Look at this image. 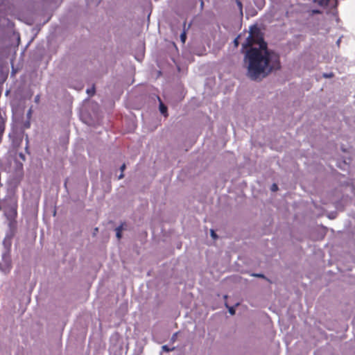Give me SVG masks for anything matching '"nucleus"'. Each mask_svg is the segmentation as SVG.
Wrapping results in <instances>:
<instances>
[{"label": "nucleus", "mask_w": 355, "mask_h": 355, "mask_svg": "<svg viewBox=\"0 0 355 355\" xmlns=\"http://www.w3.org/2000/svg\"><path fill=\"white\" fill-rule=\"evenodd\" d=\"M246 51L244 62L247 65V76L252 80H261L274 70L280 69L279 56L267 48L259 29L251 26L248 37L243 44Z\"/></svg>", "instance_id": "obj_1"}, {"label": "nucleus", "mask_w": 355, "mask_h": 355, "mask_svg": "<svg viewBox=\"0 0 355 355\" xmlns=\"http://www.w3.org/2000/svg\"><path fill=\"white\" fill-rule=\"evenodd\" d=\"M12 268V261L10 250L6 248L1 254V262L0 263V270L4 274L10 272Z\"/></svg>", "instance_id": "obj_2"}, {"label": "nucleus", "mask_w": 355, "mask_h": 355, "mask_svg": "<svg viewBox=\"0 0 355 355\" xmlns=\"http://www.w3.org/2000/svg\"><path fill=\"white\" fill-rule=\"evenodd\" d=\"M159 111L160 112L164 115V116H166V114H167V107L166 105H164V104L160 101V103H159Z\"/></svg>", "instance_id": "obj_3"}, {"label": "nucleus", "mask_w": 355, "mask_h": 355, "mask_svg": "<svg viewBox=\"0 0 355 355\" xmlns=\"http://www.w3.org/2000/svg\"><path fill=\"white\" fill-rule=\"evenodd\" d=\"M315 3H318L321 6H328L330 0H314Z\"/></svg>", "instance_id": "obj_4"}, {"label": "nucleus", "mask_w": 355, "mask_h": 355, "mask_svg": "<svg viewBox=\"0 0 355 355\" xmlns=\"http://www.w3.org/2000/svg\"><path fill=\"white\" fill-rule=\"evenodd\" d=\"M162 349L164 352H169L173 351L175 349V347L170 348L167 345H165L162 347Z\"/></svg>", "instance_id": "obj_5"}, {"label": "nucleus", "mask_w": 355, "mask_h": 355, "mask_svg": "<svg viewBox=\"0 0 355 355\" xmlns=\"http://www.w3.org/2000/svg\"><path fill=\"white\" fill-rule=\"evenodd\" d=\"M252 276H254V277H260V278H263V279H266L268 280V279L266 277V276L263 274H261V273H253L252 275Z\"/></svg>", "instance_id": "obj_6"}, {"label": "nucleus", "mask_w": 355, "mask_h": 355, "mask_svg": "<svg viewBox=\"0 0 355 355\" xmlns=\"http://www.w3.org/2000/svg\"><path fill=\"white\" fill-rule=\"evenodd\" d=\"M87 93L89 95V96H92L95 93V89H94V87H92V88H90V89H87Z\"/></svg>", "instance_id": "obj_7"}, {"label": "nucleus", "mask_w": 355, "mask_h": 355, "mask_svg": "<svg viewBox=\"0 0 355 355\" xmlns=\"http://www.w3.org/2000/svg\"><path fill=\"white\" fill-rule=\"evenodd\" d=\"M186 39H187V35H186V33L184 31L181 35H180V40L181 41L184 43L185 41H186Z\"/></svg>", "instance_id": "obj_8"}, {"label": "nucleus", "mask_w": 355, "mask_h": 355, "mask_svg": "<svg viewBox=\"0 0 355 355\" xmlns=\"http://www.w3.org/2000/svg\"><path fill=\"white\" fill-rule=\"evenodd\" d=\"M229 313L231 315H234L235 313V309L233 306L228 307Z\"/></svg>", "instance_id": "obj_9"}, {"label": "nucleus", "mask_w": 355, "mask_h": 355, "mask_svg": "<svg viewBox=\"0 0 355 355\" xmlns=\"http://www.w3.org/2000/svg\"><path fill=\"white\" fill-rule=\"evenodd\" d=\"M278 189V187L276 184H273L272 186H271V191H277Z\"/></svg>", "instance_id": "obj_10"}, {"label": "nucleus", "mask_w": 355, "mask_h": 355, "mask_svg": "<svg viewBox=\"0 0 355 355\" xmlns=\"http://www.w3.org/2000/svg\"><path fill=\"white\" fill-rule=\"evenodd\" d=\"M323 76L325 77V78H331V77L333 76V73H324Z\"/></svg>", "instance_id": "obj_11"}, {"label": "nucleus", "mask_w": 355, "mask_h": 355, "mask_svg": "<svg viewBox=\"0 0 355 355\" xmlns=\"http://www.w3.org/2000/svg\"><path fill=\"white\" fill-rule=\"evenodd\" d=\"M122 230H123V225H121L120 226H119V227H117L116 228V232H121Z\"/></svg>", "instance_id": "obj_12"}, {"label": "nucleus", "mask_w": 355, "mask_h": 355, "mask_svg": "<svg viewBox=\"0 0 355 355\" xmlns=\"http://www.w3.org/2000/svg\"><path fill=\"white\" fill-rule=\"evenodd\" d=\"M116 236L118 239H120L121 238V232H116Z\"/></svg>", "instance_id": "obj_13"}, {"label": "nucleus", "mask_w": 355, "mask_h": 355, "mask_svg": "<svg viewBox=\"0 0 355 355\" xmlns=\"http://www.w3.org/2000/svg\"><path fill=\"white\" fill-rule=\"evenodd\" d=\"M177 334H178V333H175V334L172 336V337H171V340H172L173 342H174V341L176 340Z\"/></svg>", "instance_id": "obj_14"}, {"label": "nucleus", "mask_w": 355, "mask_h": 355, "mask_svg": "<svg viewBox=\"0 0 355 355\" xmlns=\"http://www.w3.org/2000/svg\"><path fill=\"white\" fill-rule=\"evenodd\" d=\"M125 169V164H123L121 167H120V170L121 171V173L123 172V171Z\"/></svg>", "instance_id": "obj_15"}, {"label": "nucleus", "mask_w": 355, "mask_h": 355, "mask_svg": "<svg viewBox=\"0 0 355 355\" xmlns=\"http://www.w3.org/2000/svg\"><path fill=\"white\" fill-rule=\"evenodd\" d=\"M40 95H37V96L35 97V103H39V101H40Z\"/></svg>", "instance_id": "obj_16"}, {"label": "nucleus", "mask_w": 355, "mask_h": 355, "mask_svg": "<svg viewBox=\"0 0 355 355\" xmlns=\"http://www.w3.org/2000/svg\"><path fill=\"white\" fill-rule=\"evenodd\" d=\"M239 37H236L234 40V44L236 46H237L239 45Z\"/></svg>", "instance_id": "obj_17"}, {"label": "nucleus", "mask_w": 355, "mask_h": 355, "mask_svg": "<svg viewBox=\"0 0 355 355\" xmlns=\"http://www.w3.org/2000/svg\"><path fill=\"white\" fill-rule=\"evenodd\" d=\"M211 236L213 238H216V234H215V232L213 230L211 231Z\"/></svg>", "instance_id": "obj_18"}, {"label": "nucleus", "mask_w": 355, "mask_h": 355, "mask_svg": "<svg viewBox=\"0 0 355 355\" xmlns=\"http://www.w3.org/2000/svg\"><path fill=\"white\" fill-rule=\"evenodd\" d=\"M124 177V175L123 173H121V174H119V177H118V179L119 180H121Z\"/></svg>", "instance_id": "obj_19"}, {"label": "nucleus", "mask_w": 355, "mask_h": 355, "mask_svg": "<svg viewBox=\"0 0 355 355\" xmlns=\"http://www.w3.org/2000/svg\"><path fill=\"white\" fill-rule=\"evenodd\" d=\"M19 157H20L22 159H24V160L25 159V157H24V155L22 153H20V154H19Z\"/></svg>", "instance_id": "obj_20"}, {"label": "nucleus", "mask_w": 355, "mask_h": 355, "mask_svg": "<svg viewBox=\"0 0 355 355\" xmlns=\"http://www.w3.org/2000/svg\"><path fill=\"white\" fill-rule=\"evenodd\" d=\"M238 6H239L241 8H242V4L240 1L237 2Z\"/></svg>", "instance_id": "obj_21"}, {"label": "nucleus", "mask_w": 355, "mask_h": 355, "mask_svg": "<svg viewBox=\"0 0 355 355\" xmlns=\"http://www.w3.org/2000/svg\"><path fill=\"white\" fill-rule=\"evenodd\" d=\"M31 110H29L27 115L29 116H31Z\"/></svg>", "instance_id": "obj_22"}, {"label": "nucleus", "mask_w": 355, "mask_h": 355, "mask_svg": "<svg viewBox=\"0 0 355 355\" xmlns=\"http://www.w3.org/2000/svg\"><path fill=\"white\" fill-rule=\"evenodd\" d=\"M340 42V38H339V39L337 40V42H336V43H337V44H338V45H339Z\"/></svg>", "instance_id": "obj_23"}, {"label": "nucleus", "mask_w": 355, "mask_h": 355, "mask_svg": "<svg viewBox=\"0 0 355 355\" xmlns=\"http://www.w3.org/2000/svg\"><path fill=\"white\" fill-rule=\"evenodd\" d=\"M263 1L261 0L260 2V6H263Z\"/></svg>", "instance_id": "obj_24"}, {"label": "nucleus", "mask_w": 355, "mask_h": 355, "mask_svg": "<svg viewBox=\"0 0 355 355\" xmlns=\"http://www.w3.org/2000/svg\"><path fill=\"white\" fill-rule=\"evenodd\" d=\"M315 13H319V11L318 10H314L313 11Z\"/></svg>", "instance_id": "obj_25"}, {"label": "nucleus", "mask_w": 355, "mask_h": 355, "mask_svg": "<svg viewBox=\"0 0 355 355\" xmlns=\"http://www.w3.org/2000/svg\"><path fill=\"white\" fill-rule=\"evenodd\" d=\"M29 126V123H28L27 124H26V127H28Z\"/></svg>", "instance_id": "obj_26"}, {"label": "nucleus", "mask_w": 355, "mask_h": 355, "mask_svg": "<svg viewBox=\"0 0 355 355\" xmlns=\"http://www.w3.org/2000/svg\"><path fill=\"white\" fill-rule=\"evenodd\" d=\"M97 231H98V228H96L95 229V232H97Z\"/></svg>", "instance_id": "obj_27"}, {"label": "nucleus", "mask_w": 355, "mask_h": 355, "mask_svg": "<svg viewBox=\"0 0 355 355\" xmlns=\"http://www.w3.org/2000/svg\"><path fill=\"white\" fill-rule=\"evenodd\" d=\"M97 231H98V228H96L95 229V232H97Z\"/></svg>", "instance_id": "obj_28"}]
</instances>
